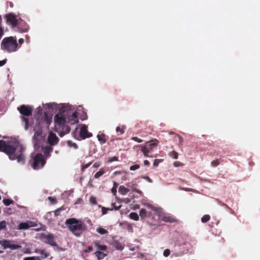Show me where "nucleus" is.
<instances>
[{"instance_id":"f257e3e1","label":"nucleus","mask_w":260,"mask_h":260,"mask_svg":"<svg viewBox=\"0 0 260 260\" xmlns=\"http://www.w3.org/2000/svg\"><path fill=\"white\" fill-rule=\"evenodd\" d=\"M55 129L60 137L69 133L71 127L67 124H74L78 122L77 113L68 106L62 107L54 117Z\"/></svg>"},{"instance_id":"f03ea898","label":"nucleus","mask_w":260,"mask_h":260,"mask_svg":"<svg viewBox=\"0 0 260 260\" xmlns=\"http://www.w3.org/2000/svg\"><path fill=\"white\" fill-rule=\"evenodd\" d=\"M0 151L6 153L10 160H17V162L24 164V148L19 142L11 144L4 140H0Z\"/></svg>"},{"instance_id":"7ed1b4c3","label":"nucleus","mask_w":260,"mask_h":260,"mask_svg":"<svg viewBox=\"0 0 260 260\" xmlns=\"http://www.w3.org/2000/svg\"><path fill=\"white\" fill-rule=\"evenodd\" d=\"M65 223L68 230L77 237H80L87 230L85 224L82 220L75 218L67 219Z\"/></svg>"},{"instance_id":"20e7f679","label":"nucleus","mask_w":260,"mask_h":260,"mask_svg":"<svg viewBox=\"0 0 260 260\" xmlns=\"http://www.w3.org/2000/svg\"><path fill=\"white\" fill-rule=\"evenodd\" d=\"M1 48L9 53L15 52L19 48L15 37H5L1 43Z\"/></svg>"},{"instance_id":"39448f33","label":"nucleus","mask_w":260,"mask_h":260,"mask_svg":"<svg viewBox=\"0 0 260 260\" xmlns=\"http://www.w3.org/2000/svg\"><path fill=\"white\" fill-rule=\"evenodd\" d=\"M17 110L21 115V119L25 123V129H28L31 126L32 122L29 121L27 117L31 115L32 108L28 105H22L17 108Z\"/></svg>"},{"instance_id":"423d86ee","label":"nucleus","mask_w":260,"mask_h":260,"mask_svg":"<svg viewBox=\"0 0 260 260\" xmlns=\"http://www.w3.org/2000/svg\"><path fill=\"white\" fill-rule=\"evenodd\" d=\"M43 125V119L37 117L35 125L34 127V131L35 132V134L33 136V141L34 143V147L35 149H36L37 147H39L38 137H41L42 134V128Z\"/></svg>"},{"instance_id":"0eeeda50","label":"nucleus","mask_w":260,"mask_h":260,"mask_svg":"<svg viewBox=\"0 0 260 260\" xmlns=\"http://www.w3.org/2000/svg\"><path fill=\"white\" fill-rule=\"evenodd\" d=\"M159 141L154 139L146 143L145 145H139L138 146L141 148V151L146 157H149V153L152 151L153 149L158 145Z\"/></svg>"},{"instance_id":"6e6552de","label":"nucleus","mask_w":260,"mask_h":260,"mask_svg":"<svg viewBox=\"0 0 260 260\" xmlns=\"http://www.w3.org/2000/svg\"><path fill=\"white\" fill-rule=\"evenodd\" d=\"M34 169L37 170L42 168L46 164V160L41 153H37L29 160Z\"/></svg>"},{"instance_id":"1a4fd4ad","label":"nucleus","mask_w":260,"mask_h":260,"mask_svg":"<svg viewBox=\"0 0 260 260\" xmlns=\"http://www.w3.org/2000/svg\"><path fill=\"white\" fill-rule=\"evenodd\" d=\"M40 239L43 242L52 246H56L57 245L55 240V236L52 234L49 233L46 234L45 233H42L40 234Z\"/></svg>"},{"instance_id":"9d476101","label":"nucleus","mask_w":260,"mask_h":260,"mask_svg":"<svg viewBox=\"0 0 260 260\" xmlns=\"http://www.w3.org/2000/svg\"><path fill=\"white\" fill-rule=\"evenodd\" d=\"M92 136V134L88 132L87 126L86 125L83 124L80 127L79 133L80 139L78 138V140H84L86 138H90Z\"/></svg>"},{"instance_id":"9b49d317","label":"nucleus","mask_w":260,"mask_h":260,"mask_svg":"<svg viewBox=\"0 0 260 260\" xmlns=\"http://www.w3.org/2000/svg\"><path fill=\"white\" fill-rule=\"evenodd\" d=\"M5 18L6 19L7 23L11 25L12 27L17 26L19 20L16 18V16L12 13H9L5 15Z\"/></svg>"},{"instance_id":"f8f14e48","label":"nucleus","mask_w":260,"mask_h":260,"mask_svg":"<svg viewBox=\"0 0 260 260\" xmlns=\"http://www.w3.org/2000/svg\"><path fill=\"white\" fill-rule=\"evenodd\" d=\"M48 143L50 146H54L57 144L59 141V139L53 132H50L48 137Z\"/></svg>"},{"instance_id":"ddd939ff","label":"nucleus","mask_w":260,"mask_h":260,"mask_svg":"<svg viewBox=\"0 0 260 260\" xmlns=\"http://www.w3.org/2000/svg\"><path fill=\"white\" fill-rule=\"evenodd\" d=\"M21 31H27L28 29V26L27 23L23 20L20 19L16 26Z\"/></svg>"},{"instance_id":"4468645a","label":"nucleus","mask_w":260,"mask_h":260,"mask_svg":"<svg viewBox=\"0 0 260 260\" xmlns=\"http://www.w3.org/2000/svg\"><path fill=\"white\" fill-rule=\"evenodd\" d=\"M32 226H34V225H33V222L31 221H30L29 222H21L18 225V229L19 230H26L30 227Z\"/></svg>"},{"instance_id":"2eb2a0df","label":"nucleus","mask_w":260,"mask_h":260,"mask_svg":"<svg viewBox=\"0 0 260 260\" xmlns=\"http://www.w3.org/2000/svg\"><path fill=\"white\" fill-rule=\"evenodd\" d=\"M44 123L45 122L46 126L49 127L52 122V117L48 115L46 112H44Z\"/></svg>"},{"instance_id":"dca6fc26","label":"nucleus","mask_w":260,"mask_h":260,"mask_svg":"<svg viewBox=\"0 0 260 260\" xmlns=\"http://www.w3.org/2000/svg\"><path fill=\"white\" fill-rule=\"evenodd\" d=\"M162 220L165 222L170 223H174L177 221V220L175 217L171 216H165L162 217Z\"/></svg>"},{"instance_id":"f3484780","label":"nucleus","mask_w":260,"mask_h":260,"mask_svg":"<svg viewBox=\"0 0 260 260\" xmlns=\"http://www.w3.org/2000/svg\"><path fill=\"white\" fill-rule=\"evenodd\" d=\"M112 245L117 250H122L124 248V245L120 243L118 241H114L112 243Z\"/></svg>"},{"instance_id":"a211bd4d","label":"nucleus","mask_w":260,"mask_h":260,"mask_svg":"<svg viewBox=\"0 0 260 260\" xmlns=\"http://www.w3.org/2000/svg\"><path fill=\"white\" fill-rule=\"evenodd\" d=\"M94 244L96 247L99 250L98 251H101V250L105 251V250H106L107 249V247L106 245H100L99 241H95L94 243Z\"/></svg>"},{"instance_id":"6ab92c4d","label":"nucleus","mask_w":260,"mask_h":260,"mask_svg":"<svg viewBox=\"0 0 260 260\" xmlns=\"http://www.w3.org/2000/svg\"><path fill=\"white\" fill-rule=\"evenodd\" d=\"M119 192L122 195H125L129 191V189L123 185H121L119 187Z\"/></svg>"},{"instance_id":"aec40b11","label":"nucleus","mask_w":260,"mask_h":260,"mask_svg":"<svg viewBox=\"0 0 260 260\" xmlns=\"http://www.w3.org/2000/svg\"><path fill=\"white\" fill-rule=\"evenodd\" d=\"M95 255L96 256L98 260H101L107 256V254L101 251H97L94 253Z\"/></svg>"},{"instance_id":"412c9836","label":"nucleus","mask_w":260,"mask_h":260,"mask_svg":"<svg viewBox=\"0 0 260 260\" xmlns=\"http://www.w3.org/2000/svg\"><path fill=\"white\" fill-rule=\"evenodd\" d=\"M53 148L51 146H47L44 148V155L46 157H48L50 156V152L52 151Z\"/></svg>"},{"instance_id":"4be33fe9","label":"nucleus","mask_w":260,"mask_h":260,"mask_svg":"<svg viewBox=\"0 0 260 260\" xmlns=\"http://www.w3.org/2000/svg\"><path fill=\"white\" fill-rule=\"evenodd\" d=\"M125 129H126V126L124 125H122L121 127L117 126L116 128V131L118 135H122L124 133Z\"/></svg>"},{"instance_id":"5701e85b","label":"nucleus","mask_w":260,"mask_h":260,"mask_svg":"<svg viewBox=\"0 0 260 260\" xmlns=\"http://www.w3.org/2000/svg\"><path fill=\"white\" fill-rule=\"evenodd\" d=\"M97 138L98 139V140L100 141L102 143H105L107 141V139L104 134L98 135L97 136Z\"/></svg>"},{"instance_id":"b1692460","label":"nucleus","mask_w":260,"mask_h":260,"mask_svg":"<svg viewBox=\"0 0 260 260\" xmlns=\"http://www.w3.org/2000/svg\"><path fill=\"white\" fill-rule=\"evenodd\" d=\"M1 244L5 249H6L9 248L11 242L7 240H4L3 241H1Z\"/></svg>"},{"instance_id":"393cba45","label":"nucleus","mask_w":260,"mask_h":260,"mask_svg":"<svg viewBox=\"0 0 260 260\" xmlns=\"http://www.w3.org/2000/svg\"><path fill=\"white\" fill-rule=\"evenodd\" d=\"M129 217L136 221H137L139 219V217L138 215V214L136 212H132L129 214Z\"/></svg>"},{"instance_id":"a878e982","label":"nucleus","mask_w":260,"mask_h":260,"mask_svg":"<svg viewBox=\"0 0 260 260\" xmlns=\"http://www.w3.org/2000/svg\"><path fill=\"white\" fill-rule=\"evenodd\" d=\"M147 212L145 209H141L139 212V215L141 218H145L146 217Z\"/></svg>"},{"instance_id":"bb28decb","label":"nucleus","mask_w":260,"mask_h":260,"mask_svg":"<svg viewBox=\"0 0 260 260\" xmlns=\"http://www.w3.org/2000/svg\"><path fill=\"white\" fill-rule=\"evenodd\" d=\"M169 155L170 157L174 159H177L178 157V153L175 151H172L169 152Z\"/></svg>"},{"instance_id":"cd10ccee","label":"nucleus","mask_w":260,"mask_h":260,"mask_svg":"<svg viewBox=\"0 0 260 260\" xmlns=\"http://www.w3.org/2000/svg\"><path fill=\"white\" fill-rule=\"evenodd\" d=\"M96 231L101 235H104L108 233V231L103 228H98Z\"/></svg>"},{"instance_id":"c85d7f7f","label":"nucleus","mask_w":260,"mask_h":260,"mask_svg":"<svg viewBox=\"0 0 260 260\" xmlns=\"http://www.w3.org/2000/svg\"><path fill=\"white\" fill-rule=\"evenodd\" d=\"M210 219V216L209 215H204L201 218V221L203 223H205L208 221Z\"/></svg>"},{"instance_id":"c756f323","label":"nucleus","mask_w":260,"mask_h":260,"mask_svg":"<svg viewBox=\"0 0 260 260\" xmlns=\"http://www.w3.org/2000/svg\"><path fill=\"white\" fill-rule=\"evenodd\" d=\"M123 224H124V227L125 228V229L128 230L129 232L132 233L133 232V226L131 224L129 223H123Z\"/></svg>"},{"instance_id":"7c9ffc66","label":"nucleus","mask_w":260,"mask_h":260,"mask_svg":"<svg viewBox=\"0 0 260 260\" xmlns=\"http://www.w3.org/2000/svg\"><path fill=\"white\" fill-rule=\"evenodd\" d=\"M67 144L70 147H74L75 149L78 148L77 145L75 143L73 142L71 140H68L67 141Z\"/></svg>"},{"instance_id":"2f4dec72","label":"nucleus","mask_w":260,"mask_h":260,"mask_svg":"<svg viewBox=\"0 0 260 260\" xmlns=\"http://www.w3.org/2000/svg\"><path fill=\"white\" fill-rule=\"evenodd\" d=\"M3 202L6 206H9L10 204H13L14 201L12 200L7 199H3Z\"/></svg>"},{"instance_id":"473e14b6","label":"nucleus","mask_w":260,"mask_h":260,"mask_svg":"<svg viewBox=\"0 0 260 260\" xmlns=\"http://www.w3.org/2000/svg\"><path fill=\"white\" fill-rule=\"evenodd\" d=\"M104 171L102 169H101L99 171H98L94 174V177L97 179L102 176L104 174Z\"/></svg>"},{"instance_id":"72a5a7b5","label":"nucleus","mask_w":260,"mask_h":260,"mask_svg":"<svg viewBox=\"0 0 260 260\" xmlns=\"http://www.w3.org/2000/svg\"><path fill=\"white\" fill-rule=\"evenodd\" d=\"M220 164L219 159H216L211 161V165L213 167H216Z\"/></svg>"},{"instance_id":"f704fd0d","label":"nucleus","mask_w":260,"mask_h":260,"mask_svg":"<svg viewBox=\"0 0 260 260\" xmlns=\"http://www.w3.org/2000/svg\"><path fill=\"white\" fill-rule=\"evenodd\" d=\"M21 247V246L18 244H12L10 245L9 248H11V249L15 250L19 248H20Z\"/></svg>"},{"instance_id":"c9c22d12","label":"nucleus","mask_w":260,"mask_h":260,"mask_svg":"<svg viewBox=\"0 0 260 260\" xmlns=\"http://www.w3.org/2000/svg\"><path fill=\"white\" fill-rule=\"evenodd\" d=\"M37 252H39V253L41 254L42 255H43L44 256V257H47L49 255V253L45 251L44 250H38L37 251Z\"/></svg>"},{"instance_id":"e433bc0d","label":"nucleus","mask_w":260,"mask_h":260,"mask_svg":"<svg viewBox=\"0 0 260 260\" xmlns=\"http://www.w3.org/2000/svg\"><path fill=\"white\" fill-rule=\"evenodd\" d=\"M48 200L52 204H55L57 203V201L55 198L52 197H49L48 198Z\"/></svg>"},{"instance_id":"4c0bfd02","label":"nucleus","mask_w":260,"mask_h":260,"mask_svg":"<svg viewBox=\"0 0 260 260\" xmlns=\"http://www.w3.org/2000/svg\"><path fill=\"white\" fill-rule=\"evenodd\" d=\"M7 223L6 221L4 220L0 222V230L6 229Z\"/></svg>"},{"instance_id":"58836bf2","label":"nucleus","mask_w":260,"mask_h":260,"mask_svg":"<svg viewBox=\"0 0 260 260\" xmlns=\"http://www.w3.org/2000/svg\"><path fill=\"white\" fill-rule=\"evenodd\" d=\"M89 202L91 204L95 205L97 204L96 199L94 197H91L89 199Z\"/></svg>"},{"instance_id":"ea45409f","label":"nucleus","mask_w":260,"mask_h":260,"mask_svg":"<svg viewBox=\"0 0 260 260\" xmlns=\"http://www.w3.org/2000/svg\"><path fill=\"white\" fill-rule=\"evenodd\" d=\"M113 210V208H106L105 207H102V214L104 215L106 214L107 213L108 211H111Z\"/></svg>"},{"instance_id":"a19ab883","label":"nucleus","mask_w":260,"mask_h":260,"mask_svg":"<svg viewBox=\"0 0 260 260\" xmlns=\"http://www.w3.org/2000/svg\"><path fill=\"white\" fill-rule=\"evenodd\" d=\"M63 210V207H60L59 208H58L56 210L54 211V215L55 216H57L59 215L60 212Z\"/></svg>"},{"instance_id":"79ce46f5","label":"nucleus","mask_w":260,"mask_h":260,"mask_svg":"<svg viewBox=\"0 0 260 260\" xmlns=\"http://www.w3.org/2000/svg\"><path fill=\"white\" fill-rule=\"evenodd\" d=\"M140 167V166L139 165L136 164V165L131 166L129 168V170L131 171H135L136 170L139 169Z\"/></svg>"},{"instance_id":"37998d69","label":"nucleus","mask_w":260,"mask_h":260,"mask_svg":"<svg viewBox=\"0 0 260 260\" xmlns=\"http://www.w3.org/2000/svg\"><path fill=\"white\" fill-rule=\"evenodd\" d=\"M117 186V183L116 182H114V187L111 189L112 192L113 193V194L115 195L116 193V187Z\"/></svg>"},{"instance_id":"c03bdc74","label":"nucleus","mask_w":260,"mask_h":260,"mask_svg":"<svg viewBox=\"0 0 260 260\" xmlns=\"http://www.w3.org/2000/svg\"><path fill=\"white\" fill-rule=\"evenodd\" d=\"M162 161V159H155L153 161L154 167H157L160 162Z\"/></svg>"},{"instance_id":"a18cd8bd","label":"nucleus","mask_w":260,"mask_h":260,"mask_svg":"<svg viewBox=\"0 0 260 260\" xmlns=\"http://www.w3.org/2000/svg\"><path fill=\"white\" fill-rule=\"evenodd\" d=\"M119 159H118V158L116 156H113V157H112L111 158H110L108 160V162H113V161H118Z\"/></svg>"},{"instance_id":"49530a36","label":"nucleus","mask_w":260,"mask_h":260,"mask_svg":"<svg viewBox=\"0 0 260 260\" xmlns=\"http://www.w3.org/2000/svg\"><path fill=\"white\" fill-rule=\"evenodd\" d=\"M163 254L165 257L168 256L170 254V250L169 249H166L164 251Z\"/></svg>"},{"instance_id":"de8ad7c7","label":"nucleus","mask_w":260,"mask_h":260,"mask_svg":"<svg viewBox=\"0 0 260 260\" xmlns=\"http://www.w3.org/2000/svg\"><path fill=\"white\" fill-rule=\"evenodd\" d=\"M37 115L41 116L42 114L43 113V109L41 107H39L37 109Z\"/></svg>"},{"instance_id":"09e8293b","label":"nucleus","mask_w":260,"mask_h":260,"mask_svg":"<svg viewBox=\"0 0 260 260\" xmlns=\"http://www.w3.org/2000/svg\"><path fill=\"white\" fill-rule=\"evenodd\" d=\"M173 164H174V166L176 167L182 166L183 165V164L181 162L179 161H174Z\"/></svg>"},{"instance_id":"8fccbe9b","label":"nucleus","mask_w":260,"mask_h":260,"mask_svg":"<svg viewBox=\"0 0 260 260\" xmlns=\"http://www.w3.org/2000/svg\"><path fill=\"white\" fill-rule=\"evenodd\" d=\"M131 139L136 142H137L138 143H141L143 142V140L142 139H141L137 137H133Z\"/></svg>"},{"instance_id":"3c124183","label":"nucleus","mask_w":260,"mask_h":260,"mask_svg":"<svg viewBox=\"0 0 260 260\" xmlns=\"http://www.w3.org/2000/svg\"><path fill=\"white\" fill-rule=\"evenodd\" d=\"M91 164L92 162H90L88 164L83 165L82 167V170H83L84 169L88 168Z\"/></svg>"},{"instance_id":"603ef678","label":"nucleus","mask_w":260,"mask_h":260,"mask_svg":"<svg viewBox=\"0 0 260 260\" xmlns=\"http://www.w3.org/2000/svg\"><path fill=\"white\" fill-rule=\"evenodd\" d=\"M112 205L113 206V208H112L113 209H114L115 210H117L121 208V205H119V206H117L116 205L115 203H112Z\"/></svg>"},{"instance_id":"864d4df0","label":"nucleus","mask_w":260,"mask_h":260,"mask_svg":"<svg viewBox=\"0 0 260 260\" xmlns=\"http://www.w3.org/2000/svg\"><path fill=\"white\" fill-rule=\"evenodd\" d=\"M93 249V248L91 246H89L88 247V248L86 249H85L84 250V252L85 253H87V252H89L90 251H91Z\"/></svg>"},{"instance_id":"5fc2aeb1","label":"nucleus","mask_w":260,"mask_h":260,"mask_svg":"<svg viewBox=\"0 0 260 260\" xmlns=\"http://www.w3.org/2000/svg\"><path fill=\"white\" fill-rule=\"evenodd\" d=\"M176 136L179 138L180 144H182L183 143V140L181 136L179 135L176 134Z\"/></svg>"},{"instance_id":"6e6d98bb","label":"nucleus","mask_w":260,"mask_h":260,"mask_svg":"<svg viewBox=\"0 0 260 260\" xmlns=\"http://www.w3.org/2000/svg\"><path fill=\"white\" fill-rule=\"evenodd\" d=\"M23 260H36V257L31 256V257H26L24 258Z\"/></svg>"},{"instance_id":"4d7b16f0","label":"nucleus","mask_w":260,"mask_h":260,"mask_svg":"<svg viewBox=\"0 0 260 260\" xmlns=\"http://www.w3.org/2000/svg\"><path fill=\"white\" fill-rule=\"evenodd\" d=\"M24 40L22 38H20L18 40V45L19 46V48L20 47L21 45L23 43Z\"/></svg>"},{"instance_id":"13d9d810","label":"nucleus","mask_w":260,"mask_h":260,"mask_svg":"<svg viewBox=\"0 0 260 260\" xmlns=\"http://www.w3.org/2000/svg\"><path fill=\"white\" fill-rule=\"evenodd\" d=\"M7 62V59H5L3 60H0V67H2L6 64Z\"/></svg>"},{"instance_id":"bf43d9fd","label":"nucleus","mask_w":260,"mask_h":260,"mask_svg":"<svg viewBox=\"0 0 260 260\" xmlns=\"http://www.w3.org/2000/svg\"><path fill=\"white\" fill-rule=\"evenodd\" d=\"M143 178L146 179L149 182H150V183L152 182V180L148 176H145L143 177Z\"/></svg>"},{"instance_id":"052dcab7","label":"nucleus","mask_w":260,"mask_h":260,"mask_svg":"<svg viewBox=\"0 0 260 260\" xmlns=\"http://www.w3.org/2000/svg\"><path fill=\"white\" fill-rule=\"evenodd\" d=\"M101 165V164L100 162H95L94 164H93V167L94 168H98Z\"/></svg>"},{"instance_id":"680f3d73","label":"nucleus","mask_w":260,"mask_h":260,"mask_svg":"<svg viewBox=\"0 0 260 260\" xmlns=\"http://www.w3.org/2000/svg\"><path fill=\"white\" fill-rule=\"evenodd\" d=\"M129 186L131 187L133 190H135L137 186V184L135 183V184H133L131 186L129 185Z\"/></svg>"},{"instance_id":"e2e57ef3","label":"nucleus","mask_w":260,"mask_h":260,"mask_svg":"<svg viewBox=\"0 0 260 260\" xmlns=\"http://www.w3.org/2000/svg\"><path fill=\"white\" fill-rule=\"evenodd\" d=\"M4 34V31H3V29H2V28L0 26V38H1V37H2V36Z\"/></svg>"},{"instance_id":"0e129e2a","label":"nucleus","mask_w":260,"mask_h":260,"mask_svg":"<svg viewBox=\"0 0 260 260\" xmlns=\"http://www.w3.org/2000/svg\"><path fill=\"white\" fill-rule=\"evenodd\" d=\"M144 165H145V166H149V165H150V163H149V161H148V160H145L144 161Z\"/></svg>"},{"instance_id":"69168bd1","label":"nucleus","mask_w":260,"mask_h":260,"mask_svg":"<svg viewBox=\"0 0 260 260\" xmlns=\"http://www.w3.org/2000/svg\"><path fill=\"white\" fill-rule=\"evenodd\" d=\"M130 202V200L128 198H126L124 199V202L125 203H128Z\"/></svg>"},{"instance_id":"338daca9","label":"nucleus","mask_w":260,"mask_h":260,"mask_svg":"<svg viewBox=\"0 0 260 260\" xmlns=\"http://www.w3.org/2000/svg\"><path fill=\"white\" fill-rule=\"evenodd\" d=\"M135 208H140V206L139 205H135Z\"/></svg>"},{"instance_id":"774afa93","label":"nucleus","mask_w":260,"mask_h":260,"mask_svg":"<svg viewBox=\"0 0 260 260\" xmlns=\"http://www.w3.org/2000/svg\"><path fill=\"white\" fill-rule=\"evenodd\" d=\"M36 260H41L39 257H36Z\"/></svg>"}]
</instances>
